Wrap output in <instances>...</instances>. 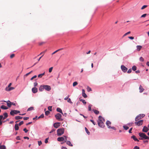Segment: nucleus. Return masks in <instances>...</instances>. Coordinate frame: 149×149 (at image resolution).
<instances>
[{
	"label": "nucleus",
	"instance_id": "nucleus-62",
	"mask_svg": "<svg viewBox=\"0 0 149 149\" xmlns=\"http://www.w3.org/2000/svg\"><path fill=\"white\" fill-rule=\"evenodd\" d=\"M38 85V83L36 82H35L34 83V85L35 87L36 86Z\"/></svg>",
	"mask_w": 149,
	"mask_h": 149
},
{
	"label": "nucleus",
	"instance_id": "nucleus-11",
	"mask_svg": "<svg viewBox=\"0 0 149 149\" xmlns=\"http://www.w3.org/2000/svg\"><path fill=\"white\" fill-rule=\"evenodd\" d=\"M105 121L104 119L101 116H99L98 117V120L97 122H104Z\"/></svg>",
	"mask_w": 149,
	"mask_h": 149
},
{
	"label": "nucleus",
	"instance_id": "nucleus-56",
	"mask_svg": "<svg viewBox=\"0 0 149 149\" xmlns=\"http://www.w3.org/2000/svg\"><path fill=\"white\" fill-rule=\"evenodd\" d=\"M23 131L25 132V133H27L28 131V130H27L26 128H24V129H23Z\"/></svg>",
	"mask_w": 149,
	"mask_h": 149
},
{
	"label": "nucleus",
	"instance_id": "nucleus-48",
	"mask_svg": "<svg viewBox=\"0 0 149 149\" xmlns=\"http://www.w3.org/2000/svg\"><path fill=\"white\" fill-rule=\"evenodd\" d=\"M82 96L84 98H86L87 97V95L85 93H83L82 94Z\"/></svg>",
	"mask_w": 149,
	"mask_h": 149
},
{
	"label": "nucleus",
	"instance_id": "nucleus-5",
	"mask_svg": "<svg viewBox=\"0 0 149 149\" xmlns=\"http://www.w3.org/2000/svg\"><path fill=\"white\" fill-rule=\"evenodd\" d=\"M20 112L19 111L16 110H12L10 112V114L13 116H14L15 114H17V113H19Z\"/></svg>",
	"mask_w": 149,
	"mask_h": 149
},
{
	"label": "nucleus",
	"instance_id": "nucleus-64",
	"mask_svg": "<svg viewBox=\"0 0 149 149\" xmlns=\"http://www.w3.org/2000/svg\"><path fill=\"white\" fill-rule=\"evenodd\" d=\"M128 38L131 40H133L134 39V37H133L132 36L129 37Z\"/></svg>",
	"mask_w": 149,
	"mask_h": 149
},
{
	"label": "nucleus",
	"instance_id": "nucleus-23",
	"mask_svg": "<svg viewBox=\"0 0 149 149\" xmlns=\"http://www.w3.org/2000/svg\"><path fill=\"white\" fill-rule=\"evenodd\" d=\"M1 108L2 109L6 110L8 109V107L4 105H2L1 107Z\"/></svg>",
	"mask_w": 149,
	"mask_h": 149
},
{
	"label": "nucleus",
	"instance_id": "nucleus-16",
	"mask_svg": "<svg viewBox=\"0 0 149 149\" xmlns=\"http://www.w3.org/2000/svg\"><path fill=\"white\" fill-rule=\"evenodd\" d=\"M14 89V88L13 87H10L9 88H6V90L7 91H10L12 90H13Z\"/></svg>",
	"mask_w": 149,
	"mask_h": 149
},
{
	"label": "nucleus",
	"instance_id": "nucleus-37",
	"mask_svg": "<svg viewBox=\"0 0 149 149\" xmlns=\"http://www.w3.org/2000/svg\"><path fill=\"white\" fill-rule=\"evenodd\" d=\"M109 129H111L114 130H116V129L114 127H111L110 126H109L108 128Z\"/></svg>",
	"mask_w": 149,
	"mask_h": 149
},
{
	"label": "nucleus",
	"instance_id": "nucleus-42",
	"mask_svg": "<svg viewBox=\"0 0 149 149\" xmlns=\"http://www.w3.org/2000/svg\"><path fill=\"white\" fill-rule=\"evenodd\" d=\"M139 60L143 62L144 61V59L142 57H141L139 58Z\"/></svg>",
	"mask_w": 149,
	"mask_h": 149
},
{
	"label": "nucleus",
	"instance_id": "nucleus-34",
	"mask_svg": "<svg viewBox=\"0 0 149 149\" xmlns=\"http://www.w3.org/2000/svg\"><path fill=\"white\" fill-rule=\"evenodd\" d=\"M92 105L91 104H89L88 106V110L89 111H91V107Z\"/></svg>",
	"mask_w": 149,
	"mask_h": 149
},
{
	"label": "nucleus",
	"instance_id": "nucleus-35",
	"mask_svg": "<svg viewBox=\"0 0 149 149\" xmlns=\"http://www.w3.org/2000/svg\"><path fill=\"white\" fill-rule=\"evenodd\" d=\"M85 130L87 134L89 135L90 133V132L88 131V129L86 127H85Z\"/></svg>",
	"mask_w": 149,
	"mask_h": 149
},
{
	"label": "nucleus",
	"instance_id": "nucleus-4",
	"mask_svg": "<svg viewBox=\"0 0 149 149\" xmlns=\"http://www.w3.org/2000/svg\"><path fill=\"white\" fill-rule=\"evenodd\" d=\"M145 116V115L144 114H139L135 118V121H136L139 120L141 119V118H143Z\"/></svg>",
	"mask_w": 149,
	"mask_h": 149
},
{
	"label": "nucleus",
	"instance_id": "nucleus-30",
	"mask_svg": "<svg viewBox=\"0 0 149 149\" xmlns=\"http://www.w3.org/2000/svg\"><path fill=\"white\" fill-rule=\"evenodd\" d=\"M63 136L64 137V142L63 143H64V142H67V136Z\"/></svg>",
	"mask_w": 149,
	"mask_h": 149
},
{
	"label": "nucleus",
	"instance_id": "nucleus-9",
	"mask_svg": "<svg viewBox=\"0 0 149 149\" xmlns=\"http://www.w3.org/2000/svg\"><path fill=\"white\" fill-rule=\"evenodd\" d=\"M143 120H141L139 121L138 122H136L134 123L136 124V125L140 126L141 125H142L143 123Z\"/></svg>",
	"mask_w": 149,
	"mask_h": 149
},
{
	"label": "nucleus",
	"instance_id": "nucleus-38",
	"mask_svg": "<svg viewBox=\"0 0 149 149\" xmlns=\"http://www.w3.org/2000/svg\"><path fill=\"white\" fill-rule=\"evenodd\" d=\"M50 112L49 111H47L45 112V115L48 116L50 113Z\"/></svg>",
	"mask_w": 149,
	"mask_h": 149
},
{
	"label": "nucleus",
	"instance_id": "nucleus-59",
	"mask_svg": "<svg viewBox=\"0 0 149 149\" xmlns=\"http://www.w3.org/2000/svg\"><path fill=\"white\" fill-rule=\"evenodd\" d=\"M29 118V117H24L23 118V119L24 120H27Z\"/></svg>",
	"mask_w": 149,
	"mask_h": 149
},
{
	"label": "nucleus",
	"instance_id": "nucleus-52",
	"mask_svg": "<svg viewBox=\"0 0 149 149\" xmlns=\"http://www.w3.org/2000/svg\"><path fill=\"white\" fill-rule=\"evenodd\" d=\"M146 14H144L141 16V17H145L146 16Z\"/></svg>",
	"mask_w": 149,
	"mask_h": 149
},
{
	"label": "nucleus",
	"instance_id": "nucleus-41",
	"mask_svg": "<svg viewBox=\"0 0 149 149\" xmlns=\"http://www.w3.org/2000/svg\"><path fill=\"white\" fill-rule=\"evenodd\" d=\"M67 102H69V103H70L71 104H72V102L71 101V99L70 98H68V99L67 100Z\"/></svg>",
	"mask_w": 149,
	"mask_h": 149
},
{
	"label": "nucleus",
	"instance_id": "nucleus-29",
	"mask_svg": "<svg viewBox=\"0 0 149 149\" xmlns=\"http://www.w3.org/2000/svg\"><path fill=\"white\" fill-rule=\"evenodd\" d=\"M0 149H6V147L4 145L0 146Z\"/></svg>",
	"mask_w": 149,
	"mask_h": 149
},
{
	"label": "nucleus",
	"instance_id": "nucleus-63",
	"mask_svg": "<svg viewBox=\"0 0 149 149\" xmlns=\"http://www.w3.org/2000/svg\"><path fill=\"white\" fill-rule=\"evenodd\" d=\"M139 149V147L136 146L134 147L133 148V149Z\"/></svg>",
	"mask_w": 149,
	"mask_h": 149
},
{
	"label": "nucleus",
	"instance_id": "nucleus-22",
	"mask_svg": "<svg viewBox=\"0 0 149 149\" xmlns=\"http://www.w3.org/2000/svg\"><path fill=\"white\" fill-rule=\"evenodd\" d=\"M7 106L9 107H10L11 106V102L9 100H8L7 102Z\"/></svg>",
	"mask_w": 149,
	"mask_h": 149
},
{
	"label": "nucleus",
	"instance_id": "nucleus-31",
	"mask_svg": "<svg viewBox=\"0 0 149 149\" xmlns=\"http://www.w3.org/2000/svg\"><path fill=\"white\" fill-rule=\"evenodd\" d=\"M45 72H44L43 73L41 74H39L38 77L39 78H41L42 76L44 75L45 74Z\"/></svg>",
	"mask_w": 149,
	"mask_h": 149
},
{
	"label": "nucleus",
	"instance_id": "nucleus-28",
	"mask_svg": "<svg viewBox=\"0 0 149 149\" xmlns=\"http://www.w3.org/2000/svg\"><path fill=\"white\" fill-rule=\"evenodd\" d=\"M34 110V108L33 107H30L27 110V111H32Z\"/></svg>",
	"mask_w": 149,
	"mask_h": 149
},
{
	"label": "nucleus",
	"instance_id": "nucleus-46",
	"mask_svg": "<svg viewBox=\"0 0 149 149\" xmlns=\"http://www.w3.org/2000/svg\"><path fill=\"white\" fill-rule=\"evenodd\" d=\"M48 109L49 111H52V106L48 107Z\"/></svg>",
	"mask_w": 149,
	"mask_h": 149
},
{
	"label": "nucleus",
	"instance_id": "nucleus-57",
	"mask_svg": "<svg viewBox=\"0 0 149 149\" xmlns=\"http://www.w3.org/2000/svg\"><path fill=\"white\" fill-rule=\"evenodd\" d=\"M15 56V54H13L11 55L10 56V58H13Z\"/></svg>",
	"mask_w": 149,
	"mask_h": 149
},
{
	"label": "nucleus",
	"instance_id": "nucleus-26",
	"mask_svg": "<svg viewBox=\"0 0 149 149\" xmlns=\"http://www.w3.org/2000/svg\"><path fill=\"white\" fill-rule=\"evenodd\" d=\"M22 118V117L20 116H16L15 117V119L16 120H19V119H21Z\"/></svg>",
	"mask_w": 149,
	"mask_h": 149
},
{
	"label": "nucleus",
	"instance_id": "nucleus-40",
	"mask_svg": "<svg viewBox=\"0 0 149 149\" xmlns=\"http://www.w3.org/2000/svg\"><path fill=\"white\" fill-rule=\"evenodd\" d=\"M78 84V83L77 81H75L73 82V86H76Z\"/></svg>",
	"mask_w": 149,
	"mask_h": 149
},
{
	"label": "nucleus",
	"instance_id": "nucleus-27",
	"mask_svg": "<svg viewBox=\"0 0 149 149\" xmlns=\"http://www.w3.org/2000/svg\"><path fill=\"white\" fill-rule=\"evenodd\" d=\"M111 123L109 120H107V121L106 123V124L107 125L108 128L109 126H110L109 125H111Z\"/></svg>",
	"mask_w": 149,
	"mask_h": 149
},
{
	"label": "nucleus",
	"instance_id": "nucleus-44",
	"mask_svg": "<svg viewBox=\"0 0 149 149\" xmlns=\"http://www.w3.org/2000/svg\"><path fill=\"white\" fill-rule=\"evenodd\" d=\"M147 5H143L141 8V9L143 10L147 7Z\"/></svg>",
	"mask_w": 149,
	"mask_h": 149
},
{
	"label": "nucleus",
	"instance_id": "nucleus-8",
	"mask_svg": "<svg viewBox=\"0 0 149 149\" xmlns=\"http://www.w3.org/2000/svg\"><path fill=\"white\" fill-rule=\"evenodd\" d=\"M98 125L101 127L103 128L104 127L105 125L104 123V122H97Z\"/></svg>",
	"mask_w": 149,
	"mask_h": 149
},
{
	"label": "nucleus",
	"instance_id": "nucleus-15",
	"mask_svg": "<svg viewBox=\"0 0 149 149\" xmlns=\"http://www.w3.org/2000/svg\"><path fill=\"white\" fill-rule=\"evenodd\" d=\"M64 140V137L63 136V137H59L57 138V140L58 141L61 142L62 141H63Z\"/></svg>",
	"mask_w": 149,
	"mask_h": 149
},
{
	"label": "nucleus",
	"instance_id": "nucleus-60",
	"mask_svg": "<svg viewBox=\"0 0 149 149\" xmlns=\"http://www.w3.org/2000/svg\"><path fill=\"white\" fill-rule=\"evenodd\" d=\"M36 77H37V76L36 75H34L32 77H31V80H32L34 78H36Z\"/></svg>",
	"mask_w": 149,
	"mask_h": 149
},
{
	"label": "nucleus",
	"instance_id": "nucleus-47",
	"mask_svg": "<svg viewBox=\"0 0 149 149\" xmlns=\"http://www.w3.org/2000/svg\"><path fill=\"white\" fill-rule=\"evenodd\" d=\"M53 68V67H51L49 68V72L50 73L52 72Z\"/></svg>",
	"mask_w": 149,
	"mask_h": 149
},
{
	"label": "nucleus",
	"instance_id": "nucleus-53",
	"mask_svg": "<svg viewBox=\"0 0 149 149\" xmlns=\"http://www.w3.org/2000/svg\"><path fill=\"white\" fill-rule=\"evenodd\" d=\"M132 71V70L131 69H130L128 70L127 72L128 73H130Z\"/></svg>",
	"mask_w": 149,
	"mask_h": 149
},
{
	"label": "nucleus",
	"instance_id": "nucleus-32",
	"mask_svg": "<svg viewBox=\"0 0 149 149\" xmlns=\"http://www.w3.org/2000/svg\"><path fill=\"white\" fill-rule=\"evenodd\" d=\"M80 101L82 102L84 104H85L86 103V102L83 99H80Z\"/></svg>",
	"mask_w": 149,
	"mask_h": 149
},
{
	"label": "nucleus",
	"instance_id": "nucleus-20",
	"mask_svg": "<svg viewBox=\"0 0 149 149\" xmlns=\"http://www.w3.org/2000/svg\"><path fill=\"white\" fill-rule=\"evenodd\" d=\"M15 130H18L19 127L18 126V125L16 123L15 124Z\"/></svg>",
	"mask_w": 149,
	"mask_h": 149
},
{
	"label": "nucleus",
	"instance_id": "nucleus-2",
	"mask_svg": "<svg viewBox=\"0 0 149 149\" xmlns=\"http://www.w3.org/2000/svg\"><path fill=\"white\" fill-rule=\"evenodd\" d=\"M64 128L59 129L57 131V134L58 136H60L63 134L64 132Z\"/></svg>",
	"mask_w": 149,
	"mask_h": 149
},
{
	"label": "nucleus",
	"instance_id": "nucleus-51",
	"mask_svg": "<svg viewBox=\"0 0 149 149\" xmlns=\"http://www.w3.org/2000/svg\"><path fill=\"white\" fill-rule=\"evenodd\" d=\"M49 139V138H47L46 139H45V143H47L48 142V140Z\"/></svg>",
	"mask_w": 149,
	"mask_h": 149
},
{
	"label": "nucleus",
	"instance_id": "nucleus-12",
	"mask_svg": "<svg viewBox=\"0 0 149 149\" xmlns=\"http://www.w3.org/2000/svg\"><path fill=\"white\" fill-rule=\"evenodd\" d=\"M149 130L148 127L145 126L143 127V128L142 130V131L144 132H147Z\"/></svg>",
	"mask_w": 149,
	"mask_h": 149
},
{
	"label": "nucleus",
	"instance_id": "nucleus-19",
	"mask_svg": "<svg viewBox=\"0 0 149 149\" xmlns=\"http://www.w3.org/2000/svg\"><path fill=\"white\" fill-rule=\"evenodd\" d=\"M56 111L58 112H59L62 113V114H63V113L62 110L60 108H57V109H56Z\"/></svg>",
	"mask_w": 149,
	"mask_h": 149
},
{
	"label": "nucleus",
	"instance_id": "nucleus-45",
	"mask_svg": "<svg viewBox=\"0 0 149 149\" xmlns=\"http://www.w3.org/2000/svg\"><path fill=\"white\" fill-rule=\"evenodd\" d=\"M44 117V114H42L38 117V118H43Z\"/></svg>",
	"mask_w": 149,
	"mask_h": 149
},
{
	"label": "nucleus",
	"instance_id": "nucleus-61",
	"mask_svg": "<svg viewBox=\"0 0 149 149\" xmlns=\"http://www.w3.org/2000/svg\"><path fill=\"white\" fill-rule=\"evenodd\" d=\"M32 72V71H30V72H29L26 74H25V76H28L29 74H30L31 72Z\"/></svg>",
	"mask_w": 149,
	"mask_h": 149
},
{
	"label": "nucleus",
	"instance_id": "nucleus-33",
	"mask_svg": "<svg viewBox=\"0 0 149 149\" xmlns=\"http://www.w3.org/2000/svg\"><path fill=\"white\" fill-rule=\"evenodd\" d=\"M123 127L124 128V129L125 130H127L129 128V127L128 126H127L126 125H124L123 126Z\"/></svg>",
	"mask_w": 149,
	"mask_h": 149
},
{
	"label": "nucleus",
	"instance_id": "nucleus-1",
	"mask_svg": "<svg viewBox=\"0 0 149 149\" xmlns=\"http://www.w3.org/2000/svg\"><path fill=\"white\" fill-rule=\"evenodd\" d=\"M139 135L140 137V138H139V139H147L148 136H147L145 133L142 132H140L139 133Z\"/></svg>",
	"mask_w": 149,
	"mask_h": 149
},
{
	"label": "nucleus",
	"instance_id": "nucleus-49",
	"mask_svg": "<svg viewBox=\"0 0 149 149\" xmlns=\"http://www.w3.org/2000/svg\"><path fill=\"white\" fill-rule=\"evenodd\" d=\"M130 31H129L126 33L125 34H124V35H123V36H126L127 35L129 34H130Z\"/></svg>",
	"mask_w": 149,
	"mask_h": 149
},
{
	"label": "nucleus",
	"instance_id": "nucleus-54",
	"mask_svg": "<svg viewBox=\"0 0 149 149\" xmlns=\"http://www.w3.org/2000/svg\"><path fill=\"white\" fill-rule=\"evenodd\" d=\"M90 120L94 125H95L96 124L95 123V122H94L93 120Z\"/></svg>",
	"mask_w": 149,
	"mask_h": 149
},
{
	"label": "nucleus",
	"instance_id": "nucleus-39",
	"mask_svg": "<svg viewBox=\"0 0 149 149\" xmlns=\"http://www.w3.org/2000/svg\"><path fill=\"white\" fill-rule=\"evenodd\" d=\"M87 89L88 92H90L91 91V89L89 86H87Z\"/></svg>",
	"mask_w": 149,
	"mask_h": 149
},
{
	"label": "nucleus",
	"instance_id": "nucleus-55",
	"mask_svg": "<svg viewBox=\"0 0 149 149\" xmlns=\"http://www.w3.org/2000/svg\"><path fill=\"white\" fill-rule=\"evenodd\" d=\"M56 130L55 129H52V130L49 133H52L54 131H55Z\"/></svg>",
	"mask_w": 149,
	"mask_h": 149
},
{
	"label": "nucleus",
	"instance_id": "nucleus-50",
	"mask_svg": "<svg viewBox=\"0 0 149 149\" xmlns=\"http://www.w3.org/2000/svg\"><path fill=\"white\" fill-rule=\"evenodd\" d=\"M24 123V122L23 121H21L18 124V125L20 126L22 125Z\"/></svg>",
	"mask_w": 149,
	"mask_h": 149
},
{
	"label": "nucleus",
	"instance_id": "nucleus-6",
	"mask_svg": "<svg viewBox=\"0 0 149 149\" xmlns=\"http://www.w3.org/2000/svg\"><path fill=\"white\" fill-rule=\"evenodd\" d=\"M44 89L48 91H50L51 89V86L48 85H44Z\"/></svg>",
	"mask_w": 149,
	"mask_h": 149
},
{
	"label": "nucleus",
	"instance_id": "nucleus-10",
	"mask_svg": "<svg viewBox=\"0 0 149 149\" xmlns=\"http://www.w3.org/2000/svg\"><path fill=\"white\" fill-rule=\"evenodd\" d=\"M60 123L56 122L54 123L53 124L54 127L56 128H58L60 126Z\"/></svg>",
	"mask_w": 149,
	"mask_h": 149
},
{
	"label": "nucleus",
	"instance_id": "nucleus-3",
	"mask_svg": "<svg viewBox=\"0 0 149 149\" xmlns=\"http://www.w3.org/2000/svg\"><path fill=\"white\" fill-rule=\"evenodd\" d=\"M55 117L56 119L58 121H63V119L61 118L62 115L59 113H57L55 115Z\"/></svg>",
	"mask_w": 149,
	"mask_h": 149
},
{
	"label": "nucleus",
	"instance_id": "nucleus-18",
	"mask_svg": "<svg viewBox=\"0 0 149 149\" xmlns=\"http://www.w3.org/2000/svg\"><path fill=\"white\" fill-rule=\"evenodd\" d=\"M139 92L140 93L142 92L144 90V89L143 88L142 86L140 85L139 87Z\"/></svg>",
	"mask_w": 149,
	"mask_h": 149
},
{
	"label": "nucleus",
	"instance_id": "nucleus-24",
	"mask_svg": "<svg viewBox=\"0 0 149 149\" xmlns=\"http://www.w3.org/2000/svg\"><path fill=\"white\" fill-rule=\"evenodd\" d=\"M66 143L67 144L70 146H73V145L70 141H68Z\"/></svg>",
	"mask_w": 149,
	"mask_h": 149
},
{
	"label": "nucleus",
	"instance_id": "nucleus-25",
	"mask_svg": "<svg viewBox=\"0 0 149 149\" xmlns=\"http://www.w3.org/2000/svg\"><path fill=\"white\" fill-rule=\"evenodd\" d=\"M93 111L96 114H98L99 113V111L96 109H93Z\"/></svg>",
	"mask_w": 149,
	"mask_h": 149
},
{
	"label": "nucleus",
	"instance_id": "nucleus-17",
	"mask_svg": "<svg viewBox=\"0 0 149 149\" xmlns=\"http://www.w3.org/2000/svg\"><path fill=\"white\" fill-rule=\"evenodd\" d=\"M131 138L133 139L135 141H137V142L139 141V140L138 139H137L136 137L134 135L132 136H131Z\"/></svg>",
	"mask_w": 149,
	"mask_h": 149
},
{
	"label": "nucleus",
	"instance_id": "nucleus-58",
	"mask_svg": "<svg viewBox=\"0 0 149 149\" xmlns=\"http://www.w3.org/2000/svg\"><path fill=\"white\" fill-rule=\"evenodd\" d=\"M38 144L39 146H40L41 145L42 143L41 141H38Z\"/></svg>",
	"mask_w": 149,
	"mask_h": 149
},
{
	"label": "nucleus",
	"instance_id": "nucleus-14",
	"mask_svg": "<svg viewBox=\"0 0 149 149\" xmlns=\"http://www.w3.org/2000/svg\"><path fill=\"white\" fill-rule=\"evenodd\" d=\"M44 90V85H41L39 88V90L40 91L42 92Z\"/></svg>",
	"mask_w": 149,
	"mask_h": 149
},
{
	"label": "nucleus",
	"instance_id": "nucleus-21",
	"mask_svg": "<svg viewBox=\"0 0 149 149\" xmlns=\"http://www.w3.org/2000/svg\"><path fill=\"white\" fill-rule=\"evenodd\" d=\"M142 46L140 45H137L136 46L137 50L138 51H139L142 48Z\"/></svg>",
	"mask_w": 149,
	"mask_h": 149
},
{
	"label": "nucleus",
	"instance_id": "nucleus-36",
	"mask_svg": "<svg viewBox=\"0 0 149 149\" xmlns=\"http://www.w3.org/2000/svg\"><path fill=\"white\" fill-rule=\"evenodd\" d=\"M136 66L134 65L132 67V70L134 71H135L136 70Z\"/></svg>",
	"mask_w": 149,
	"mask_h": 149
},
{
	"label": "nucleus",
	"instance_id": "nucleus-43",
	"mask_svg": "<svg viewBox=\"0 0 149 149\" xmlns=\"http://www.w3.org/2000/svg\"><path fill=\"white\" fill-rule=\"evenodd\" d=\"M3 115H4V116L6 118H7L8 116V114L6 112L4 113L3 114Z\"/></svg>",
	"mask_w": 149,
	"mask_h": 149
},
{
	"label": "nucleus",
	"instance_id": "nucleus-7",
	"mask_svg": "<svg viewBox=\"0 0 149 149\" xmlns=\"http://www.w3.org/2000/svg\"><path fill=\"white\" fill-rule=\"evenodd\" d=\"M121 68L124 72H126L127 70V68L124 65H121Z\"/></svg>",
	"mask_w": 149,
	"mask_h": 149
},
{
	"label": "nucleus",
	"instance_id": "nucleus-13",
	"mask_svg": "<svg viewBox=\"0 0 149 149\" xmlns=\"http://www.w3.org/2000/svg\"><path fill=\"white\" fill-rule=\"evenodd\" d=\"M32 91L33 93H36L38 92V89L36 87L33 88L32 89Z\"/></svg>",
	"mask_w": 149,
	"mask_h": 149
}]
</instances>
